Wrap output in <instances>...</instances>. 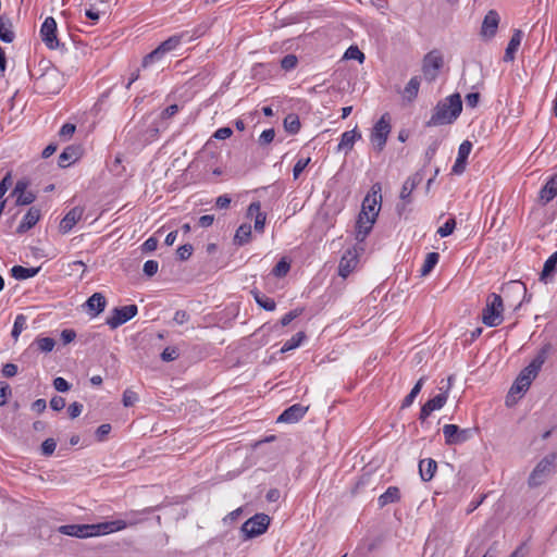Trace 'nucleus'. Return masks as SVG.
Segmentation results:
<instances>
[{
	"label": "nucleus",
	"mask_w": 557,
	"mask_h": 557,
	"mask_svg": "<svg viewBox=\"0 0 557 557\" xmlns=\"http://www.w3.org/2000/svg\"><path fill=\"white\" fill-rule=\"evenodd\" d=\"M193 246L190 244H185L178 247L177 256L181 260H187L193 253Z\"/></svg>",
	"instance_id": "obj_63"
},
{
	"label": "nucleus",
	"mask_w": 557,
	"mask_h": 557,
	"mask_svg": "<svg viewBox=\"0 0 557 557\" xmlns=\"http://www.w3.org/2000/svg\"><path fill=\"white\" fill-rule=\"evenodd\" d=\"M108 12L107 9H103V8H99L98 7V10L96 9V7H87L86 10H85V15L91 20V24L95 25L99 18H100V15H103Z\"/></svg>",
	"instance_id": "obj_48"
},
{
	"label": "nucleus",
	"mask_w": 557,
	"mask_h": 557,
	"mask_svg": "<svg viewBox=\"0 0 557 557\" xmlns=\"http://www.w3.org/2000/svg\"><path fill=\"white\" fill-rule=\"evenodd\" d=\"M248 218H255V230L258 233H263L267 215L261 211L260 201H253L249 205L247 210Z\"/></svg>",
	"instance_id": "obj_24"
},
{
	"label": "nucleus",
	"mask_w": 557,
	"mask_h": 557,
	"mask_svg": "<svg viewBox=\"0 0 557 557\" xmlns=\"http://www.w3.org/2000/svg\"><path fill=\"white\" fill-rule=\"evenodd\" d=\"M437 469V463L432 458L422 459L419 462V473L421 480L424 482H429L433 479Z\"/></svg>",
	"instance_id": "obj_30"
},
{
	"label": "nucleus",
	"mask_w": 557,
	"mask_h": 557,
	"mask_svg": "<svg viewBox=\"0 0 557 557\" xmlns=\"http://www.w3.org/2000/svg\"><path fill=\"white\" fill-rule=\"evenodd\" d=\"M443 434L447 445H458L467 442L473 435L472 429H460L456 424H445Z\"/></svg>",
	"instance_id": "obj_10"
},
{
	"label": "nucleus",
	"mask_w": 557,
	"mask_h": 557,
	"mask_svg": "<svg viewBox=\"0 0 557 557\" xmlns=\"http://www.w3.org/2000/svg\"><path fill=\"white\" fill-rule=\"evenodd\" d=\"M274 137H275L274 128H268L261 133V135L259 136V139H258V143L261 146H265V145H269L270 143H272Z\"/></svg>",
	"instance_id": "obj_57"
},
{
	"label": "nucleus",
	"mask_w": 557,
	"mask_h": 557,
	"mask_svg": "<svg viewBox=\"0 0 557 557\" xmlns=\"http://www.w3.org/2000/svg\"><path fill=\"white\" fill-rule=\"evenodd\" d=\"M304 338H305L304 332L296 333L295 335H293L288 341H286L283 344L281 351L286 352V351H289V350H293V349L299 347L301 342L304 341Z\"/></svg>",
	"instance_id": "obj_43"
},
{
	"label": "nucleus",
	"mask_w": 557,
	"mask_h": 557,
	"mask_svg": "<svg viewBox=\"0 0 557 557\" xmlns=\"http://www.w3.org/2000/svg\"><path fill=\"white\" fill-rule=\"evenodd\" d=\"M557 268V251L554 252L549 258L545 261L542 273H541V280H545L547 276L553 274Z\"/></svg>",
	"instance_id": "obj_44"
},
{
	"label": "nucleus",
	"mask_w": 557,
	"mask_h": 557,
	"mask_svg": "<svg viewBox=\"0 0 557 557\" xmlns=\"http://www.w3.org/2000/svg\"><path fill=\"white\" fill-rule=\"evenodd\" d=\"M344 59L357 60L360 63L364 60L363 52L357 46H350L344 53Z\"/></svg>",
	"instance_id": "obj_49"
},
{
	"label": "nucleus",
	"mask_w": 557,
	"mask_h": 557,
	"mask_svg": "<svg viewBox=\"0 0 557 557\" xmlns=\"http://www.w3.org/2000/svg\"><path fill=\"white\" fill-rule=\"evenodd\" d=\"M554 454L545 456L531 472L528 483L530 487H537L543 484L554 471Z\"/></svg>",
	"instance_id": "obj_4"
},
{
	"label": "nucleus",
	"mask_w": 557,
	"mask_h": 557,
	"mask_svg": "<svg viewBox=\"0 0 557 557\" xmlns=\"http://www.w3.org/2000/svg\"><path fill=\"white\" fill-rule=\"evenodd\" d=\"M420 85H421L420 76L411 77L401 92L403 99L407 102H412L418 96Z\"/></svg>",
	"instance_id": "obj_31"
},
{
	"label": "nucleus",
	"mask_w": 557,
	"mask_h": 557,
	"mask_svg": "<svg viewBox=\"0 0 557 557\" xmlns=\"http://www.w3.org/2000/svg\"><path fill=\"white\" fill-rule=\"evenodd\" d=\"M82 156L81 146L71 145L67 146L62 153L59 156L58 164L61 168H66L77 161Z\"/></svg>",
	"instance_id": "obj_25"
},
{
	"label": "nucleus",
	"mask_w": 557,
	"mask_h": 557,
	"mask_svg": "<svg viewBox=\"0 0 557 557\" xmlns=\"http://www.w3.org/2000/svg\"><path fill=\"white\" fill-rule=\"evenodd\" d=\"M308 406L301 404H295L286 408L277 418V422L281 423H296L301 420L308 411Z\"/></svg>",
	"instance_id": "obj_13"
},
{
	"label": "nucleus",
	"mask_w": 557,
	"mask_h": 557,
	"mask_svg": "<svg viewBox=\"0 0 557 557\" xmlns=\"http://www.w3.org/2000/svg\"><path fill=\"white\" fill-rule=\"evenodd\" d=\"M471 149H472V144L469 140H465L460 144V146L458 148L457 159L451 169V172L454 174L460 175L465 172L467 160L471 152Z\"/></svg>",
	"instance_id": "obj_15"
},
{
	"label": "nucleus",
	"mask_w": 557,
	"mask_h": 557,
	"mask_svg": "<svg viewBox=\"0 0 557 557\" xmlns=\"http://www.w3.org/2000/svg\"><path fill=\"white\" fill-rule=\"evenodd\" d=\"M549 346H544L535 356V358L518 375L510 388V394H520L529 389L532 381L537 376L542 366L544 364Z\"/></svg>",
	"instance_id": "obj_2"
},
{
	"label": "nucleus",
	"mask_w": 557,
	"mask_h": 557,
	"mask_svg": "<svg viewBox=\"0 0 557 557\" xmlns=\"http://www.w3.org/2000/svg\"><path fill=\"white\" fill-rule=\"evenodd\" d=\"M400 499V491L397 486H389L387 490L380 495L377 503L380 507H384L388 504L396 503Z\"/></svg>",
	"instance_id": "obj_33"
},
{
	"label": "nucleus",
	"mask_w": 557,
	"mask_h": 557,
	"mask_svg": "<svg viewBox=\"0 0 557 557\" xmlns=\"http://www.w3.org/2000/svg\"><path fill=\"white\" fill-rule=\"evenodd\" d=\"M125 529L121 521L112 520L88 524V537L108 535Z\"/></svg>",
	"instance_id": "obj_12"
},
{
	"label": "nucleus",
	"mask_w": 557,
	"mask_h": 557,
	"mask_svg": "<svg viewBox=\"0 0 557 557\" xmlns=\"http://www.w3.org/2000/svg\"><path fill=\"white\" fill-rule=\"evenodd\" d=\"M440 255L438 252H429L424 259L422 268L420 270L421 275H428L438 263Z\"/></svg>",
	"instance_id": "obj_41"
},
{
	"label": "nucleus",
	"mask_w": 557,
	"mask_h": 557,
	"mask_svg": "<svg viewBox=\"0 0 557 557\" xmlns=\"http://www.w3.org/2000/svg\"><path fill=\"white\" fill-rule=\"evenodd\" d=\"M60 75L57 71H50L45 73L39 79L38 84L40 87L45 88L47 92L55 94L59 91L60 86H55L53 89L48 88V84L52 82H59Z\"/></svg>",
	"instance_id": "obj_35"
},
{
	"label": "nucleus",
	"mask_w": 557,
	"mask_h": 557,
	"mask_svg": "<svg viewBox=\"0 0 557 557\" xmlns=\"http://www.w3.org/2000/svg\"><path fill=\"white\" fill-rule=\"evenodd\" d=\"M522 32L520 29H516L508 42V46L505 50L504 61L511 62L515 60V54L521 44L522 40Z\"/></svg>",
	"instance_id": "obj_28"
},
{
	"label": "nucleus",
	"mask_w": 557,
	"mask_h": 557,
	"mask_svg": "<svg viewBox=\"0 0 557 557\" xmlns=\"http://www.w3.org/2000/svg\"><path fill=\"white\" fill-rule=\"evenodd\" d=\"M503 298L495 293L487 296L486 306L483 309L482 322L488 327H495L502 324L504 318Z\"/></svg>",
	"instance_id": "obj_3"
},
{
	"label": "nucleus",
	"mask_w": 557,
	"mask_h": 557,
	"mask_svg": "<svg viewBox=\"0 0 557 557\" xmlns=\"http://www.w3.org/2000/svg\"><path fill=\"white\" fill-rule=\"evenodd\" d=\"M75 129H76V126L74 124L65 123L60 128L59 136L64 138V139H69V138L72 137V135L74 134Z\"/></svg>",
	"instance_id": "obj_62"
},
{
	"label": "nucleus",
	"mask_w": 557,
	"mask_h": 557,
	"mask_svg": "<svg viewBox=\"0 0 557 557\" xmlns=\"http://www.w3.org/2000/svg\"><path fill=\"white\" fill-rule=\"evenodd\" d=\"M38 348L42 352H50L55 345V342L52 337H39L36 339Z\"/></svg>",
	"instance_id": "obj_53"
},
{
	"label": "nucleus",
	"mask_w": 557,
	"mask_h": 557,
	"mask_svg": "<svg viewBox=\"0 0 557 557\" xmlns=\"http://www.w3.org/2000/svg\"><path fill=\"white\" fill-rule=\"evenodd\" d=\"M424 381H425L424 376H422L418 380V382L414 384V386L412 387L410 393L404 398V400L401 403V408H408L413 404L416 397L421 392Z\"/></svg>",
	"instance_id": "obj_40"
},
{
	"label": "nucleus",
	"mask_w": 557,
	"mask_h": 557,
	"mask_svg": "<svg viewBox=\"0 0 557 557\" xmlns=\"http://www.w3.org/2000/svg\"><path fill=\"white\" fill-rule=\"evenodd\" d=\"M358 263V257L351 250H347L338 264V275L346 278L356 268Z\"/></svg>",
	"instance_id": "obj_22"
},
{
	"label": "nucleus",
	"mask_w": 557,
	"mask_h": 557,
	"mask_svg": "<svg viewBox=\"0 0 557 557\" xmlns=\"http://www.w3.org/2000/svg\"><path fill=\"white\" fill-rule=\"evenodd\" d=\"M255 301L263 308L265 311H274L276 308V304L273 298L268 297L267 295L260 293L259 290H252Z\"/></svg>",
	"instance_id": "obj_39"
},
{
	"label": "nucleus",
	"mask_w": 557,
	"mask_h": 557,
	"mask_svg": "<svg viewBox=\"0 0 557 557\" xmlns=\"http://www.w3.org/2000/svg\"><path fill=\"white\" fill-rule=\"evenodd\" d=\"M448 398V393H441L433 398L429 399L420 410L419 419L423 422L426 418L435 410H438L444 407Z\"/></svg>",
	"instance_id": "obj_14"
},
{
	"label": "nucleus",
	"mask_w": 557,
	"mask_h": 557,
	"mask_svg": "<svg viewBox=\"0 0 557 557\" xmlns=\"http://www.w3.org/2000/svg\"><path fill=\"white\" fill-rule=\"evenodd\" d=\"M15 33L13 30V23L10 17L5 15L0 16V40L7 44L13 42Z\"/></svg>",
	"instance_id": "obj_29"
},
{
	"label": "nucleus",
	"mask_w": 557,
	"mask_h": 557,
	"mask_svg": "<svg viewBox=\"0 0 557 557\" xmlns=\"http://www.w3.org/2000/svg\"><path fill=\"white\" fill-rule=\"evenodd\" d=\"M41 215L40 209L37 207H32L28 209L26 214L23 216L21 223L18 224L16 228V233L23 234L26 233L28 230L34 227L37 222L39 221Z\"/></svg>",
	"instance_id": "obj_23"
},
{
	"label": "nucleus",
	"mask_w": 557,
	"mask_h": 557,
	"mask_svg": "<svg viewBox=\"0 0 557 557\" xmlns=\"http://www.w3.org/2000/svg\"><path fill=\"white\" fill-rule=\"evenodd\" d=\"M58 532L77 539H88V524H64L58 528Z\"/></svg>",
	"instance_id": "obj_27"
},
{
	"label": "nucleus",
	"mask_w": 557,
	"mask_h": 557,
	"mask_svg": "<svg viewBox=\"0 0 557 557\" xmlns=\"http://www.w3.org/2000/svg\"><path fill=\"white\" fill-rule=\"evenodd\" d=\"M138 312L136 305H127L123 307H115L111 314L107 318L106 324L111 329H117L122 324L132 320Z\"/></svg>",
	"instance_id": "obj_7"
},
{
	"label": "nucleus",
	"mask_w": 557,
	"mask_h": 557,
	"mask_svg": "<svg viewBox=\"0 0 557 557\" xmlns=\"http://www.w3.org/2000/svg\"><path fill=\"white\" fill-rule=\"evenodd\" d=\"M40 37L48 49L54 50L60 46L57 37V22L52 16L45 18L40 27Z\"/></svg>",
	"instance_id": "obj_11"
},
{
	"label": "nucleus",
	"mask_w": 557,
	"mask_h": 557,
	"mask_svg": "<svg viewBox=\"0 0 557 557\" xmlns=\"http://www.w3.org/2000/svg\"><path fill=\"white\" fill-rule=\"evenodd\" d=\"M84 209L81 207L72 208L61 220L59 230L62 234L69 233L75 224L82 219Z\"/></svg>",
	"instance_id": "obj_18"
},
{
	"label": "nucleus",
	"mask_w": 557,
	"mask_h": 557,
	"mask_svg": "<svg viewBox=\"0 0 557 557\" xmlns=\"http://www.w3.org/2000/svg\"><path fill=\"white\" fill-rule=\"evenodd\" d=\"M462 111V101L459 94H454L440 101L433 109L426 126H440L451 124Z\"/></svg>",
	"instance_id": "obj_1"
},
{
	"label": "nucleus",
	"mask_w": 557,
	"mask_h": 557,
	"mask_svg": "<svg viewBox=\"0 0 557 557\" xmlns=\"http://www.w3.org/2000/svg\"><path fill=\"white\" fill-rule=\"evenodd\" d=\"M499 24V15L495 10H490L484 16L481 34L484 37L492 38L495 36L497 32V27Z\"/></svg>",
	"instance_id": "obj_19"
},
{
	"label": "nucleus",
	"mask_w": 557,
	"mask_h": 557,
	"mask_svg": "<svg viewBox=\"0 0 557 557\" xmlns=\"http://www.w3.org/2000/svg\"><path fill=\"white\" fill-rule=\"evenodd\" d=\"M381 191L382 187L380 183H375L371 186L370 193L362 201L361 212L359 214H363L369 219L374 218V220H376L382 202Z\"/></svg>",
	"instance_id": "obj_5"
},
{
	"label": "nucleus",
	"mask_w": 557,
	"mask_h": 557,
	"mask_svg": "<svg viewBox=\"0 0 557 557\" xmlns=\"http://www.w3.org/2000/svg\"><path fill=\"white\" fill-rule=\"evenodd\" d=\"M270 524V517L265 513H257L242 525V532L246 539H252L263 534Z\"/></svg>",
	"instance_id": "obj_6"
},
{
	"label": "nucleus",
	"mask_w": 557,
	"mask_h": 557,
	"mask_svg": "<svg viewBox=\"0 0 557 557\" xmlns=\"http://www.w3.org/2000/svg\"><path fill=\"white\" fill-rule=\"evenodd\" d=\"M57 447V442L53 438H47L41 444V454L44 456H51Z\"/></svg>",
	"instance_id": "obj_56"
},
{
	"label": "nucleus",
	"mask_w": 557,
	"mask_h": 557,
	"mask_svg": "<svg viewBox=\"0 0 557 557\" xmlns=\"http://www.w3.org/2000/svg\"><path fill=\"white\" fill-rule=\"evenodd\" d=\"M290 269V263L286 260V258H282L275 267L272 269V274L276 277L285 276Z\"/></svg>",
	"instance_id": "obj_47"
},
{
	"label": "nucleus",
	"mask_w": 557,
	"mask_h": 557,
	"mask_svg": "<svg viewBox=\"0 0 557 557\" xmlns=\"http://www.w3.org/2000/svg\"><path fill=\"white\" fill-rule=\"evenodd\" d=\"M60 338L64 345H67L76 338V332L73 329H64L60 334Z\"/></svg>",
	"instance_id": "obj_64"
},
{
	"label": "nucleus",
	"mask_w": 557,
	"mask_h": 557,
	"mask_svg": "<svg viewBox=\"0 0 557 557\" xmlns=\"http://www.w3.org/2000/svg\"><path fill=\"white\" fill-rule=\"evenodd\" d=\"M557 197V173L548 177L544 186L540 189L539 201L545 206Z\"/></svg>",
	"instance_id": "obj_16"
},
{
	"label": "nucleus",
	"mask_w": 557,
	"mask_h": 557,
	"mask_svg": "<svg viewBox=\"0 0 557 557\" xmlns=\"http://www.w3.org/2000/svg\"><path fill=\"white\" fill-rule=\"evenodd\" d=\"M164 57V52L158 46L154 50L144 57L141 66L148 67L150 64L160 61Z\"/></svg>",
	"instance_id": "obj_45"
},
{
	"label": "nucleus",
	"mask_w": 557,
	"mask_h": 557,
	"mask_svg": "<svg viewBox=\"0 0 557 557\" xmlns=\"http://www.w3.org/2000/svg\"><path fill=\"white\" fill-rule=\"evenodd\" d=\"M158 269H159L158 261H156V260H147L144 263L143 271H144V273L147 276L151 277V276H153L158 272Z\"/></svg>",
	"instance_id": "obj_58"
},
{
	"label": "nucleus",
	"mask_w": 557,
	"mask_h": 557,
	"mask_svg": "<svg viewBox=\"0 0 557 557\" xmlns=\"http://www.w3.org/2000/svg\"><path fill=\"white\" fill-rule=\"evenodd\" d=\"M504 290L507 292V293H512V294H517V295L522 294L523 295L522 301H520L516 306V309H518L523 301H527V302L530 301V296H528V294H527L525 285L523 283L519 282V281L510 282L509 284L506 285Z\"/></svg>",
	"instance_id": "obj_38"
},
{
	"label": "nucleus",
	"mask_w": 557,
	"mask_h": 557,
	"mask_svg": "<svg viewBox=\"0 0 557 557\" xmlns=\"http://www.w3.org/2000/svg\"><path fill=\"white\" fill-rule=\"evenodd\" d=\"M284 128L289 134H297L300 129V121H299L298 115L288 114L284 119Z\"/></svg>",
	"instance_id": "obj_42"
},
{
	"label": "nucleus",
	"mask_w": 557,
	"mask_h": 557,
	"mask_svg": "<svg viewBox=\"0 0 557 557\" xmlns=\"http://www.w3.org/2000/svg\"><path fill=\"white\" fill-rule=\"evenodd\" d=\"M443 66V57L437 50H432L423 58L422 72L429 82H433Z\"/></svg>",
	"instance_id": "obj_9"
},
{
	"label": "nucleus",
	"mask_w": 557,
	"mask_h": 557,
	"mask_svg": "<svg viewBox=\"0 0 557 557\" xmlns=\"http://www.w3.org/2000/svg\"><path fill=\"white\" fill-rule=\"evenodd\" d=\"M375 223L374 218H366L363 214H359L356 223V240L363 242L371 232L373 224Z\"/></svg>",
	"instance_id": "obj_26"
},
{
	"label": "nucleus",
	"mask_w": 557,
	"mask_h": 557,
	"mask_svg": "<svg viewBox=\"0 0 557 557\" xmlns=\"http://www.w3.org/2000/svg\"><path fill=\"white\" fill-rule=\"evenodd\" d=\"M391 133V124L387 114L381 116V119L374 124L370 140L377 151H382L385 147L387 137Z\"/></svg>",
	"instance_id": "obj_8"
},
{
	"label": "nucleus",
	"mask_w": 557,
	"mask_h": 557,
	"mask_svg": "<svg viewBox=\"0 0 557 557\" xmlns=\"http://www.w3.org/2000/svg\"><path fill=\"white\" fill-rule=\"evenodd\" d=\"M40 271V267L37 268H25L22 265H14L11 269V275L18 281L27 280L34 277Z\"/></svg>",
	"instance_id": "obj_32"
},
{
	"label": "nucleus",
	"mask_w": 557,
	"mask_h": 557,
	"mask_svg": "<svg viewBox=\"0 0 557 557\" xmlns=\"http://www.w3.org/2000/svg\"><path fill=\"white\" fill-rule=\"evenodd\" d=\"M178 350L175 347H166L161 352V359L164 362L174 361L178 358Z\"/></svg>",
	"instance_id": "obj_55"
},
{
	"label": "nucleus",
	"mask_w": 557,
	"mask_h": 557,
	"mask_svg": "<svg viewBox=\"0 0 557 557\" xmlns=\"http://www.w3.org/2000/svg\"><path fill=\"white\" fill-rule=\"evenodd\" d=\"M26 317L24 314L16 315L11 332V336L16 341L24 329H26Z\"/></svg>",
	"instance_id": "obj_46"
},
{
	"label": "nucleus",
	"mask_w": 557,
	"mask_h": 557,
	"mask_svg": "<svg viewBox=\"0 0 557 557\" xmlns=\"http://www.w3.org/2000/svg\"><path fill=\"white\" fill-rule=\"evenodd\" d=\"M157 507H147L143 510H131L124 513V519H116V521H121L125 524V529L127 527H134L138 523H141L146 520L147 515L153 512Z\"/></svg>",
	"instance_id": "obj_17"
},
{
	"label": "nucleus",
	"mask_w": 557,
	"mask_h": 557,
	"mask_svg": "<svg viewBox=\"0 0 557 557\" xmlns=\"http://www.w3.org/2000/svg\"><path fill=\"white\" fill-rule=\"evenodd\" d=\"M12 186V172L9 171L0 182V198H3L8 189Z\"/></svg>",
	"instance_id": "obj_59"
},
{
	"label": "nucleus",
	"mask_w": 557,
	"mask_h": 557,
	"mask_svg": "<svg viewBox=\"0 0 557 557\" xmlns=\"http://www.w3.org/2000/svg\"><path fill=\"white\" fill-rule=\"evenodd\" d=\"M361 139V133L355 127L351 131H346L342 134L337 145V152L344 151L347 154L352 150L356 140Z\"/></svg>",
	"instance_id": "obj_20"
},
{
	"label": "nucleus",
	"mask_w": 557,
	"mask_h": 557,
	"mask_svg": "<svg viewBox=\"0 0 557 557\" xmlns=\"http://www.w3.org/2000/svg\"><path fill=\"white\" fill-rule=\"evenodd\" d=\"M209 28L210 25L207 22H202L196 25L193 29L183 30L182 33L186 34L185 42H189L202 37L208 32Z\"/></svg>",
	"instance_id": "obj_37"
},
{
	"label": "nucleus",
	"mask_w": 557,
	"mask_h": 557,
	"mask_svg": "<svg viewBox=\"0 0 557 557\" xmlns=\"http://www.w3.org/2000/svg\"><path fill=\"white\" fill-rule=\"evenodd\" d=\"M186 34L182 32L169 37L166 40L162 41L159 47L165 53L175 50L183 41L185 42Z\"/></svg>",
	"instance_id": "obj_34"
},
{
	"label": "nucleus",
	"mask_w": 557,
	"mask_h": 557,
	"mask_svg": "<svg viewBox=\"0 0 557 557\" xmlns=\"http://www.w3.org/2000/svg\"><path fill=\"white\" fill-rule=\"evenodd\" d=\"M297 64H298V58L292 53L286 54L281 60V67L287 72L294 70L297 66Z\"/></svg>",
	"instance_id": "obj_52"
},
{
	"label": "nucleus",
	"mask_w": 557,
	"mask_h": 557,
	"mask_svg": "<svg viewBox=\"0 0 557 557\" xmlns=\"http://www.w3.org/2000/svg\"><path fill=\"white\" fill-rule=\"evenodd\" d=\"M456 228V220L455 218H449L441 227L437 230V234L441 237H447L453 234Z\"/></svg>",
	"instance_id": "obj_50"
},
{
	"label": "nucleus",
	"mask_w": 557,
	"mask_h": 557,
	"mask_svg": "<svg viewBox=\"0 0 557 557\" xmlns=\"http://www.w3.org/2000/svg\"><path fill=\"white\" fill-rule=\"evenodd\" d=\"M16 198L15 203L17 206H27L35 201L36 195L33 191H24L17 195H14Z\"/></svg>",
	"instance_id": "obj_51"
},
{
	"label": "nucleus",
	"mask_w": 557,
	"mask_h": 557,
	"mask_svg": "<svg viewBox=\"0 0 557 557\" xmlns=\"http://www.w3.org/2000/svg\"><path fill=\"white\" fill-rule=\"evenodd\" d=\"M310 162V158H307V159H299L294 168H293V176H294V180H297L299 177V175L302 173V171L306 169V166L308 165V163Z\"/></svg>",
	"instance_id": "obj_60"
},
{
	"label": "nucleus",
	"mask_w": 557,
	"mask_h": 557,
	"mask_svg": "<svg viewBox=\"0 0 557 557\" xmlns=\"http://www.w3.org/2000/svg\"><path fill=\"white\" fill-rule=\"evenodd\" d=\"M107 299L103 294L95 293L85 302L90 317L95 318L104 311Z\"/></svg>",
	"instance_id": "obj_21"
},
{
	"label": "nucleus",
	"mask_w": 557,
	"mask_h": 557,
	"mask_svg": "<svg viewBox=\"0 0 557 557\" xmlns=\"http://www.w3.org/2000/svg\"><path fill=\"white\" fill-rule=\"evenodd\" d=\"M301 309H295L286 313L282 319L280 320V324L282 326H287L293 320L298 318L301 314Z\"/></svg>",
	"instance_id": "obj_61"
},
{
	"label": "nucleus",
	"mask_w": 557,
	"mask_h": 557,
	"mask_svg": "<svg viewBox=\"0 0 557 557\" xmlns=\"http://www.w3.org/2000/svg\"><path fill=\"white\" fill-rule=\"evenodd\" d=\"M251 238V225L244 223L236 230L234 244L238 246L246 245Z\"/></svg>",
	"instance_id": "obj_36"
},
{
	"label": "nucleus",
	"mask_w": 557,
	"mask_h": 557,
	"mask_svg": "<svg viewBox=\"0 0 557 557\" xmlns=\"http://www.w3.org/2000/svg\"><path fill=\"white\" fill-rule=\"evenodd\" d=\"M138 399H139V397H138L137 393H135L131 389L124 391L122 401L125 407L134 406L138 401Z\"/></svg>",
	"instance_id": "obj_54"
}]
</instances>
